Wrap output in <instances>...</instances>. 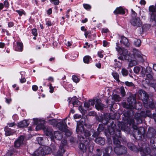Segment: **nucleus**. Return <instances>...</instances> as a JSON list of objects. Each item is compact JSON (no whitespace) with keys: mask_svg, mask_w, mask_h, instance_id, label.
I'll use <instances>...</instances> for the list:
<instances>
[{"mask_svg":"<svg viewBox=\"0 0 156 156\" xmlns=\"http://www.w3.org/2000/svg\"><path fill=\"white\" fill-rule=\"evenodd\" d=\"M118 43H116V47L115 48L116 51L120 55L118 58L121 60H127L129 61V66L132 67L136 65L137 64L136 60L140 62L144 61L143 57L145 56L142 54L140 51L134 49L133 54L132 55L128 53L127 49L118 46Z\"/></svg>","mask_w":156,"mask_h":156,"instance_id":"f257e3e1","label":"nucleus"},{"mask_svg":"<svg viewBox=\"0 0 156 156\" xmlns=\"http://www.w3.org/2000/svg\"><path fill=\"white\" fill-rule=\"evenodd\" d=\"M67 118H66L64 119L63 121H61L58 123V127L59 129L65 133L66 134L67 136H69L71 135L70 131L67 129V126L65 122ZM49 124L52 125L53 126H56L57 124V121L55 119H53L50 120L48 121Z\"/></svg>","mask_w":156,"mask_h":156,"instance_id":"f03ea898","label":"nucleus"},{"mask_svg":"<svg viewBox=\"0 0 156 156\" xmlns=\"http://www.w3.org/2000/svg\"><path fill=\"white\" fill-rule=\"evenodd\" d=\"M76 132L78 134V137L80 138V140L81 141H82L85 137L88 138L90 135L88 130L84 129L82 125H78V123L77 124Z\"/></svg>","mask_w":156,"mask_h":156,"instance_id":"7ed1b4c3","label":"nucleus"},{"mask_svg":"<svg viewBox=\"0 0 156 156\" xmlns=\"http://www.w3.org/2000/svg\"><path fill=\"white\" fill-rule=\"evenodd\" d=\"M84 107H94L95 105V107H105V105L102 103L101 100L96 98L89 99L84 102Z\"/></svg>","mask_w":156,"mask_h":156,"instance_id":"20e7f679","label":"nucleus"},{"mask_svg":"<svg viewBox=\"0 0 156 156\" xmlns=\"http://www.w3.org/2000/svg\"><path fill=\"white\" fill-rule=\"evenodd\" d=\"M69 106L73 107H82V103L78 100L76 96H73V97H69L67 100Z\"/></svg>","mask_w":156,"mask_h":156,"instance_id":"39448f33","label":"nucleus"},{"mask_svg":"<svg viewBox=\"0 0 156 156\" xmlns=\"http://www.w3.org/2000/svg\"><path fill=\"white\" fill-rule=\"evenodd\" d=\"M156 135V131L152 128H149L146 134V137L148 139H150L151 144H154V143L155 136Z\"/></svg>","mask_w":156,"mask_h":156,"instance_id":"423d86ee","label":"nucleus"},{"mask_svg":"<svg viewBox=\"0 0 156 156\" xmlns=\"http://www.w3.org/2000/svg\"><path fill=\"white\" fill-rule=\"evenodd\" d=\"M138 96L140 99L141 100L145 105L147 104L149 98V95L145 91L143 90H140L138 91Z\"/></svg>","mask_w":156,"mask_h":156,"instance_id":"0eeeda50","label":"nucleus"},{"mask_svg":"<svg viewBox=\"0 0 156 156\" xmlns=\"http://www.w3.org/2000/svg\"><path fill=\"white\" fill-rule=\"evenodd\" d=\"M114 151L117 154L119 155H125L127 152L126 148L122 145L115 146L114 148Z\"/></svg>","mask_w":156,"mask_h":156,"instance_id":"6e6552de","label":"nucleus"},{"mask_svg":"<svg viewBox=\"0 0 156 156\" xmlns=\"http://www.w3.org/2000/svg\"><path fill=\"white\" fill-rule=\"evenodd\" d=\"M112 148L110 146H108L105 148V152L99 149L96 150L97 154L95 156H110L109 152L112 151Z\"/></svg>","mask_w":156,"mask_h":156,"instance_id":"1a4fd4ad","label":"nucleus"},{"mask_svg":"<svg viewBox=\"0 0 156 156\" xmlns=\"http://www.w3.org/2000/svg\"><path fill=\"white\" fill-rule=\"evenodd\" d=\"M127 101L128 102L129 105L130 106L129 107H133L136 103V99L135 96L133 95H130L127 99ZM122 105L123 107H127V105L126 102L122 103Z\"/></svg>","mask_w":156,"mask_h":156,"instance_id":"9d476101","label":"nucleus"},{"mask_svg":"<svg viewBox=\"0 0 156 156\" xmlns=\"http://www.w3.org/2000/svg\"><path fill=\"white\" fill-rule=\"evenodd\" d=\"M132 25L135 27H138L142 25V22L139 17L132 18L130 21Z\"/></svg>","mask_w":156,"mask_h":156,"instance_id":"9b49d317","label":"nucleus"},{"mask_svg":"<svg viewBox=\"0 0 156 156\" xmlns=\"http://www.w3.org/2000/svg\"><path fill=\"white\" fill-rule=\"evenodd\" d=\"M146 110L142 111L140 113H137L136 114L135 118L137 121V124H140L142 122V118L143 117H146Z\"/></svg>","mask_w":156,"mask_h":156,"instance_id":"f8f14e48","label":"nucleus"},{"mask_svg":"<svg viewBox=\"0 0 156 156\" xmlns=\"http://www.w3.org/2000/svg\"><path fill=\"white\" fill-rule=\"evenodd\" d=\"M24 137L23 136H20L15 141L14 146L16 148H19L22 146L23 144Z\"/></svg>","mask_w":156,"mask_h":156,"instance_id":"ddd939ff","label":"nucleus"},{"mask_svg":"<svg viewBox=\"0 0 156 156\" xmlns=\"http://www.w3.org/2000/svg\"><path fill=\"white\" fill-rule=\"evenodd\" d=\"M130 115L129 114L128 115V117L126 119V120H125V123H127L130 126L132 125L133 128L134 129V130L138 129L137 127L136 126L134 125V119L131 118Z\"/></svg>","mask_w":156,"mask_h":156,"instance_id":"4468645a","label":"nucleus"},{"mask_svg":"<svg viewBox=\"0 0 156 156\" xmlns=\"http://www.w3.org/2000/svg\"><path fill=\"white\" fill-rule=\"evenodd\" d=\"M119 128L124 131L126 133H129L130 131V128L125 125L123 122H119L118 124Z\"/></svg>","mask_w":156,"mask_h":156,"instance_id":"2eb2a0df","label":"nucleus"},{"mask_svg":"<svg viewBox=\"0 0 156 156\" xmlns=\"http://www.w3.org/2000/svg\"><path fill=\"white\" fill-rule=\"evenodd\" d=\"M139 151L141 152V156H151L150 154L151 150L149 148L143 147L140 148Z\"/></svg>","mask_w":156,"mask_h":156,"instance_id":"dca6fc26","label":"nucleus"},{"mask_svg":"<svg viewBox=\"0 0 156 156\" xmlns=\"http://www.w3.org/2000/svg\"><path fill=\"white\" fill-rule=\"evenodd\" d=\"M32 155L35 156H38L39 155L45 156L44 150L42 147H40L32 154Z\"/></svg>","mask_w":156,"mask_h":156,"instance_id":"f3484780","label":"nucleus"},{"mask_svg":"<svg viewBox=\"0 0 156 156\" xmlns=\"http://www.w3.org/2000/svg\"><path fill=\"white\" fill-rule=\"evenodd\" d=\"M16 45H14L13 48L15 51H22L23 50V45L22 42L17 41Z\"/></svg>","mask_w":156,"mask_h":156,"instance_id":"a211bd4d","label":"nucleus"},{"mask_svg":"<svg viewBox=\"0 0 156 156\" xmlns=\"http://www.w3.org/2000/svg\"><path fill=\"white\" fill-rule=\"evenodd\" d=\"M133 134L135 137L137 135L139 136V137L141 136V134L144 133V129L143 127H140L138 128V129H136L133 131Z\"/></svg>","mask_w":156,"mask_h":156,"instance_id":"6ab92c4d","label":"nucleus"},{"mask_svg":"<svg viewBox=\"0 0 156 156\" xmlns=\"http://www.w3.org/2000/svg\"><path fill=\"white\" fill-rule=\"evenodd\" d=\"M145 74L147 78L150 79L151 80H152L153 79V76L151 74L152 71L151 68L149 67H147L146 68L145 71Z\"/></svg>","mask_w":156,"mask_h":156,"instance_id":"aec40b11","label":"nucleus"},{"mask_svg":"<svg viewBox=\"0 0 156 156\" xmlns=\"http://www.w3.org/2000/svg\"><path fill=\"white\" fill-rule=\"evenodd\" d=\"M4 131L6 136L12 135L16 133V131H13V130L9 128L8 126H6L5 128Z\"/></svg>","mask_w":156,"mask_h":156,"instance_id":"412c9836","label":"nucleus"},{"mask_svg":"<svg viewBox=\"0 0 156 156\" xmlns=\"http://www.w3.org/2000/svg\"><path fill=\"white\" fill-rule=\"evenodd\" d=\"M114 13L115 14H120L123 15L125 14V9L121 7L117 8L114 11Z\"/></svg>","mask_w":156,"mask_h":156,"instance_id":"4be33fe9","label":"nucleus"},{"mask_svg":"<svg viewBox=\"0 0 156 156\" xmlns=\"http://www.w3.org/2000/svg\"><path fill=\"white\" fill-rule=\"evenodd\" d=\"M120 42L126 46L128 47L129 45V43L128 40L124 36L121 37V40L120 41Z\"/></svg>","mask_w":156,"mask_h":156,"instance_id":"5701e85b","label":"nucleus"},{"mask_svg":"<svg viewBox=\"0 0 156 156\" xmlns=\"http://www.w3.org/2000/svg\"><path fill=\"white\" fill-rule=\"evenodd\" d=\"M95 142L101 145H103L105 144V140L101 137H98L95 140Z\"/></svg>","mask_w":156,"mask_h":156,"instance_id":"b1692460","label":"nucleus"},{"mask_svg":"<svg viewBox=\"0 0 156 156\" xmlns=\"http://www.w3.org/2000/svg\"><path fill=\"white\" fill-rule=\"evenodd\" d=\"M29 124V123H27V121L25 120L19 122L18 123V126L20 128H23L27 126Z\"/></svg>","mask_w":156,"mask_h":156,"instance_id":"393cba45","label":"nucleus"},{"mask_svg":"<svg viewBox=\"0 0 156 156\" xmlns=\"http://www.w3.org/2000/svg\"><path fill=\"white\" fill-rule=\"evenodd\" d=\"M44 131L46 136H49L51 139L54 137V135L51 129H46L44 130Z\"/></svg>","mask_w":156,"mask_h":156,"instance_id":"a878e982","label":"nucleus"},{"mask_svg":"<svg viewBox=\"0 0 156 156\" xmlns=\"http://www.w3.org/2000/svg\"><path fill=\"white\" fill-rule=\"evenodd\" d=\"M54 136L55 138L58 140H60L62 137V134L59 131L55 132Z\"/></svg>","mask_w":156,"mask_h":156,"instance_id":"bb28decb","label":"nucleus"},{"mask_svg":"<svg viewBox=\"0 0 156 156\" xmlns=\"http://www.w3.org/2000/svg\"><path fill=\"white\" fill-rule=\"evenodd\" d=\"M115 125L112 124L111 126H109L108 128V131L111 135H112L114 133Z\"/></svg>","mask_w":156,"mask_h":156,"instance_id":"cd10ccee","label":"nucleus"},{"mask_svg":"<svg viewBox=\"0 0 156 156\" xmlns=\"http://www.w3.org/2000/svg\"><path fill=\"white\" fill-rule=\"evenodd\" d=\"M149 9L151 16L154 15L156 13V9H155V7H154V6H149Z\"/></svg>","mask_w":156,"mask_h":156,"instance_id":"c85d7f7f","label":"nucleus"},{"mask_svg":"<svg viewBox=\"0 0 156 156\" xmlns=\"http://www.w3.org/2000/svg\"><path fill=\"white\" fill-rule=\"evenodd\" d=\"M79 148L83 152H85L87 149V147L85 144L80 143L79 145Z\"/></svg>","mask_w":156,"mask_h":156,"instance_id":"c756f323","label":"nucleus"},{"mask_svg":"<svg viewBox=\"0 0 156 156\" xmlns=\"http://www.w3.org/2000/svg\"><path fill=\"white\" fill-rule=\"evenodd\" d=\"M91 60V58L89 55L85 56L83 58V61L84 63L87 64H89L90 61Z\"/></svg>","mask_w":156,"mask_h":156,"instance_id":"7c9ffc66","label":"nucleus"},{"mask_svg":"<svg viewBox=\"0 0 156 156\" xmlns=\"http://www.w3.org/2000/svg\"><path fill=\"white\" fill-rule=\"evenodd\" d=\"M151 26L148 24H146L143 26L142 27L143 32L146 31L150 28Z\"/></svg>","mask_w":156,"mask_h":156,"instance_id":"2f4dec72","label":"nucleus"},{"mask_svg":"<svg viewBox=\"0 0 156 156\" xmlns=\"http://www.w3.org/2000/svg\"><path fill=\"white\" fill-rule=\"evenodd\" d=\"M151 80H150L147 78H146L143 81V84L147 85L150 87V85L153 83L151 82Z\"/></svg>","mask_w":156,"mask_h":156,"instance_id":"473e14b6","label":"nucleus"},{"mask_svg":"<svg viewBox=\"0 0 156 156\" xmlns=\"http://www.w3.org/2000/svg\"><path fill=\"white\" fill-rule=\"evenodd\" d=\"M112 75L114 79L117 82H119V75L116 72H113L112 73Z\"/></svg>","mask_w":156,"mask_h":156,"instance_id":"72a5a7b5","label":"nucleus"},{"mask_svg":"<svg viewBox=\"0 0 156 156\" xmlns=\"http://www.w3.org/2000/svg\"><path fill=\"white\" fill-rule=\"evenodd\" d=\"M15 11L17 12L20 16H22L23 15H26L25 12L23 9H21L20 10H16Z\"/></svg>","mask_w":156,"mask_h":156,"instance_id":"f704fd0d","label":"nucleus"},{"mask_svg":"<svg viewBox=\"0 0 156 156\" xmlns=\"http://www.w3.org/2000/svg\"><path fill=\"white\" fill-rule=\"evenodd\" d=\"M112 99L115 101H120L121 99V98L119 96V95L114 94L112 97Z\"/></svg>","mask_w":156,"mask_h":156,"instance_id":"c9c22d12","label":"nucleus"},{"mask_svg":"<svg viewBox=\"0 0 156 156\" xmlns=\"http://www.w3.org/2000/svg\"><path fill=\"white\" fill-rule=\"evenodd\" d=\"M44 153L45 154V156L46 154H49L51 152V149L50 147H45L44 148Z\"/></svg>","mask_w":156,"mask_h":156,"instance_id":"e433bc0d","label":"nucleus"},{"mask_svg":"<svg viewBox=\"0 0 156 156\" xmlns=\"http://www.w3.org/2000/svg\"><path fill=\"white\" fill-rule=\"evenodd\" d=\"M120 93L122 97H124L126 96V92L125 91L124 88L123 86H121L120 88Z\"/></svg>","mask_w":156,"mask_h":156,"instance_id":"4c0bfd02","label":"nucleus"},{"mask_svg":"<svg viewBox=\"0 0 156 156\" xmlns=\"http://www.w3.org/2000/svg\"><path fill=\"white\" fill-rule=\"evenodd\" d=\"M121 72L122 76H126L129 73L127 70L124 68L122 69Z\"/></svg>","mask_w":156,"mask_h":156,"instance_id":"58836bf2","label":"nucleus"},{"mask_svg":"<svg viewBox=\"0 0 156 156\" xmlns=\"http://www.w3.org/2000/svg\"><path fill=\"white\" fill-rule=\"evenodd\" d=\"M113 141L114 144L116 146H117L120 145V141L118 138L116 137H113Z\"/></svg>","mask_w":156,"mask_h":156,"instance_id":"ea45409f","label":"nucleus"},{"mask_svg":"<svg viewBox=\"0 0 156 156\" xmlns=\"http://www.w3.org/2000/svg\"><path fill=\"white\" fill-rule=\"evenodd\" d=\"M59 149L60 150L58 152L57 156H62L63 153L65 151L64 149L62 147Z\"/></svg>","mask_w":156,"mask_h":156,"instance_id":"a19ab883","label":"nucleus"},{"mask_svg":"<svg viewBox=\"0 0 156 156\" xmlns=\"http://www.w3.org/2000/svg\"><path fill=\"white\" fill-rule=\"evenodd\" d=\"M127 146L130 150L132 151L134 150L135 148V146L131 143H128L127 144Z\"/></svg>","mask_w":156,"mask_h":156,"instance_id":"79ce46f5","label":"nucleus"},{"mask_svg":"<svg viewBox=\"0 0 156 156\" xmlns=\"http://www.w3.org/2000/svg\"><path fill=\"white\" fill-rule=\"evenodd\" d=\"M45 24L48 27L51 26L53 23L49 19H47L45 20Z\"/></svg>","mask_w":156,"mask_h":156,"instance_id":"37998d69","label":"nucleus"},{"mask_svg":"<svg viewBox=\"0 0 156 156\" xmlns=\"http://www.w3.org/2000/svg\"><path fill=\"white\" fill-rule=\"evenodd\" d=\"M34 124L35 125H37V126L36 127V128L37 129L38 127H39V125L40 124V120H38V119L37 118H34L33 119Z\"/></svg>","mask_w":156,"mask_h":156,"instance_id":"c03bdc74","label":"nucleus"},{"mask_svg":"<svg viewBox=\"0 0 156 156\" xmlns=\"http://www.w3.org/2000/svg\"><path fill=\"white\" fill-rule=\"evenodd\" d=\"M141 69V68L139 66H136L134 67L133 69L134 72L136 74H138L140 72Z\"/></svg>","mask_w":156,"mask_h":156,"instance_id":"a18cd8bd","label":"nucleus"},{"mask_svg":"<svg viewBox=\"0 0 156 156\" xmlns=\"http://www.w3.org/2000/svg\"><path fill=\"white\" fill-rule=\"evenodd\" d=\"M67 141L66 140H63L62 141V143L60 144L59 148H61V147H62L64 149V147L67 144Z\"/></svg>","mask_w":156,"mask_h":156,"instance_id":"49530a36","label":"nucleus"},{"mask_svg":"<svg viewBox=\"0 0 156 156\" xmlns=\"http://www.w3.org/2000/svg\"><path fill=\"white\" fill-rule=\"evenodd\" d=\"M83 6L84 8L87 10H90L91 8V5L87 4H83Z\"/></svg>","mask_w":156,"mask_h":156,"instance_id":"de8ad7c7","label":"nucleus"},{"mask_svg":"<svg viewBox=\"0 0 156 156\" xmlns=\"http://www.w3.org/2000/svg\"><path fill=\"white\" fill-rule=\"evenodd\" d=\"M120 129H117L115 132V135L117 137H120L121 136V131Z\"/></svg>","mask_w":156,"mask_h":156,"instance_id":"09e8293b","label":"nucleus"},{"mask_svg":"<svg viewBox=\"0 0 156 156\" xmlns=\"http://www.w3.org/2000/svg\"><path fill=\"white\" fill-rule=\"evenodd\" d=\"M134 44L136 47H139L141 45V41L140 39H137L134 42Z\"/></svg>","mask_w":156,"mask_h":156,"instance_id":"8fccbe9b","label":"nucleus"},{"mask_svg":"<svg viewBox=\"0 0 156 156\" xmlns=\"http://www.w3.org/2000/svg\"><path fill=\"white\" fill-rule=\"evenodd\" d=\"M31 33L34 36H37V31L36 28H33L31 30Z\"/></svg>","mask_w":156,"mask_h":156,"instance_id":"3c124183","label":"nucleus"},{"mask_svg":"<svg viewBox=\"0 0 156 156\" xmlns=\"http://www.w3.org/2000/svg\"><path fill=\"white\" fill-rule=\"evenodd\" d=\"M50 1L55 5H58L59 4V0H50Z\"/></svg>","mask_w":156,"mask_h":156,"instance_id":"603ef678","label":"nucleus"},{"mask_svg":"<svg viewBox=\"0 0 156 156\" xmlns=\"http://www.w3.org/2000/svg\"><path fill=\"white\" fill-rule=\"evenodd\" d=\"M103 53L104 51L102 50L98 51V56L101 58H102L104 56Z\"/></svg>","mask_w":156,"mask_h":156,"instance_id":"864d4df0","label":"nucleus"},{"mask_svg":"<svg viewBox=\"0 0 156 156\" xmlns=\"http://www.w3.org/2000/svg\"><path fill=\"white\" fill-rule=\"evenodd\" d=\"M72 79L73 81L75 83H78L79 81V80L78 78L75 75L73 76Z\"/></svg>","mask_w":156,"mask_h":156,"instance_id":"5fc2aeb1","label":"nucleus"},{"mask_svg":"<svg viewBox=\"0 0 156 156\" xmlns=\"http://www.w3.org/2000/svg\"><path fill=\"white\" fill-rule=\"evenodd\" d=\"M37 140L39 144L41 145L43 143V139L41 137H38L37 138Z\"/></svg>","mask_w":156,"mask_h":156,"instance_id":"6e6d98bb","label":"nucleus"},{"mask_svg":"<svg viewBox=\"0 0 156 156\" xmlns=\"http://www.w3.org/2000/svg\"><path fill=\"white\" fill-rule=\"evenodd\" d=\"M79 109L83 115H84L87 112V110L84 109V108H79Z\"/></svg>","mask_w":156,"mask_h":156,"instance_id":"4d7b16f0","label":"nucleus"},{"mask_svg":"<svg viewBox=\"0 0 156 156\" xmlns=\"http://www.w3.org/2000/svg\"><path fill=\"white\" fill-rule=\"evenodd\" d=\"M125 84L126 86L128 87H133L134 86V84L132 82H129L128 81H126Z\"/></svg>","mask_w":156,"mask_h":156,"instance_id":"13d9d810","label":"nucleus"},{"mask_svg":"<svg viewBox=\"0 0 156 156\" xmlns=\"http://www.w3.org/2000/svg\"><path fill=\"white\" fill-rule=\"evenodd\" d=\"M146 116H147L150 117L151 116V111L147 109H147H146Z\"/></svg>","mask_w":156,"mask_h":156,"instance_id":"bf43d9fd","label":"nucleus"},{"mask_svg":"<svg viewBox=\"0 0 156 156\" xmlns=\"http://www.w3.org/2000/svg\"><path fill=\"white\" fill-rule=\"evenodd\" d=\"M132 11V14L131 16L132 17V18H136L137 16L136 13L133 10V9H131Z\"/></svg>","mask_w":156,"mask_h":156,"instance_id":"052dcab7","label":"nucleus"},{"mask_svg":"<svg viewBox=\"0 0 156 156\" xmlns=\"http://www.w3.org/2000/svg\"><path fill=\"white\" fill-rule=\"evenodd\" d=\"M4 5L5 7L7 8L9 6V3L7 0H5L4 2Z\"/></svg>","mask_w":156,"mask_h":156,"instance_id":"680f3d73","label":"nucleus"},{"mask_svg":"<svg viewBox=\"0 0 156 156\" xmlns=\"http://www.w3.org/2000/svg\"><path fill=\"white\" fill-rule=\"evenodd\" d=\"M104 129V128L102 125H99L97 130L100 132L102 131Z\"/></svg>","mask_w":156,"mask_h":156,"instance_id":"e2e57ef3","label":"nucleus"},{"mask_svg":"<svg viewBox=\"0 0 156 156\" xmlns=\"http://www.w3.org/2000/svg\"><path fill=\"white\" fill-rule=\"evenodd\" d=\"M50 92L52 93L54 92V88L51 83H49Z\"/></svg>","mask_w":156,"mask_h":156,"instance_id":"0e129e2a","label":"nucleus"},{"mask_svg":"<svg viewBox=\"0 0 156 156\" xmlns=\"http://www.w3.org/2000/svg\"><path fill=\"white\" fill-rule=\"evenodd\" d=\"M109 43L105 40H104L103 41V46L104 47H106L108 46Z\"/></svg>","mask_w":156,"mask_h":156,"instance_id":"69168bd1","label":"nucleus"},{"mask_svg":"<svg viewBox=\"0 0 156 156\" xmlns=\"http://www.w3.org/2000/svg\"><path fill=\"white\" fill-rule=\"evenodd\" d=\"M88 115L90 116H94L96 115V113L94 111H92L88 113Z\"/></svg>","mask_w":156,"mask_h":156,"instance_id":"338daca9","label":"nucleus"},{"mask_svg":"<svg viewBox=\"0 0 156 156\" xmlns=\"http://www.w3.org/2000/svg\"><path fill=\"white\" fill-rule=\"evenodd\" d=\"M150 87H153L155 91H156V83H152L150 85Z\"/></svg>","mask_w":156,"mask_h":156,"instance_id":"774afa93","label":"nucleus"}]
</instances>
